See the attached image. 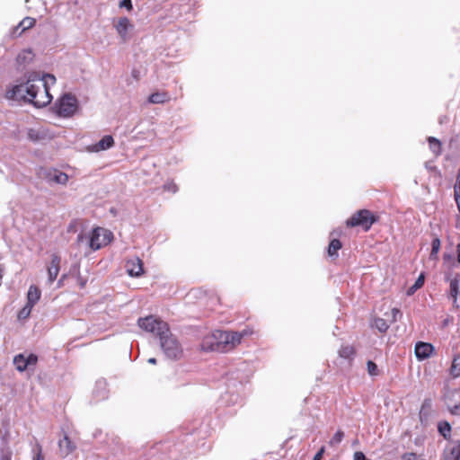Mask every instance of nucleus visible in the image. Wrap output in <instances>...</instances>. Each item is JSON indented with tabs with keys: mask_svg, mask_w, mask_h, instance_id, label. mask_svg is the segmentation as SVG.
<instances>
[{
	"mask_svg": "<svg viewBox=\"0 0 460 460\" xmlns=\"http://www.w3.org/2000/svg\"><path fill=\"white\" fill-rule=\"evenodd\" d=\"M119 8H126L128 12L133 10L131 0H121L119 4Z\"/></svg>",
	"mask_w": 460,
	"mask_h": 460,
	"instance_id": "ea45409f",
	"label": "nucleus"
},
{
	"mask_svg": "<svg viewBox=\"0 0 460 460\" xmlns=\"http://www.w3.org/2000/svg\"><path fill=\"white\" fill-rule=\"evenodd\" d=\"M171 100L170 95L167 92H156L150 94L148 102L155 104H163L168 102Z\"/></svg>",
	"mask_w": 460,
	"mask_h": 460,
	"instance_id": "6ab92c4d",
	"label": "nucleus"
},
{
	"mask_svg": "<svg viewBox=\"0 0 460 460\" xmlns=\"http://www.w3.org/2000/svg\"><path fill=\"white\" fill-rule=\"evenodd\" d=\"M373 326H375L380 332H385L389 328L387 322L380 317L375 318Z\"/></svg>",
	"mask_w": 460,
	"mask_h": 460,
	"instance_id": "bb28decb",
	"label": "nucleus"
},
{
	"mask_svg": "<svg viewBox=\"0 0 460 460\" xmlns=\"http://www.w3.org/2000/svg\"><path fill=\"white\" fill-rule=\"evenodd\" d=\"M27 136L29 139L34 142L39 141L42 138V135L40 133V131L34 128H30L27 132Z\"/></svg>",
	"mask_w": 460,
	"mask_h": 460,
	"instance_id": "c9c22d12",
	"label": "nucleus"
},
{
	"mask_svg": "<svg viewBox=\"0 0 460 460\" xmlns=\"http://www.w3.org/2000/svg\"><path fill=\"white\" fill-rule=\"evenodd\" d=\"M41 292L37 286L31 285L27 293V304L33 305L40 300Z\"/></svg>",
	"mask_w": 460,
	"mask_h": 460,
	"instance_id": "412c9836",
	"label": "nucleus"
},
{
	"mask_svg": "<svg viewBox=\"0 0 460 460\" xmlns=\"http://www.w3.org/2000/svg\"><path fill=\"white\" fill-rule=\"evenodd\" d=\"M325 452L324 447H322L319 451L314 455L313 460H321Z\"/></svg>",
	"mask_w": 460,
	"mask_h": 460,
	"instance_id": "a18cd8bd",
	"label": "nucleus"
},
{
	"mask_svg": "<svg viewBox=\"0 0 460 460\" xmlns=\"http://www.w3.org/2000/svg\"><path fill=\"white\" fill-rule=\"evenodd\" d=\"M444 460H460V441H451L444 450Z\"/></svg>",
	"mask_w": 460,
	"mask_h": 460,
	"instance_id": "4468645a",
	"label": "nucleus"
},
{
	"mask_svg": "<svg viewBox=\"0 0 460 460\" xmlns=\"http://www.w3.org/2000/svg\"><path fill=\"white\" fill-rule=\"evenodd\" d=\"M158 339L160 346L168 358L177 360L182 357V347L176 336L171 332L170 328Z\"/></svg>",
	"mask_w": 460,
	"mask_h": 460,
	"instance_id": "7ed1b4c3",
	"label": "nucleus"
},
{
	"mask_svg": "<svg viewBox=\"0 0 460 460\" xmlns=\"http://www.w3.org/2000/svg\"><path fill=\"white\" fill-rule=\"evenodd\" d=\"M137 323L141 329L153 333L157 338L163 335L169 329L167 323L155 318L153 315H149L145 318H139Z\"/></svg>",
	"mask_w": 460,
	"mask_h": 460,
	"instance_id": "39448f33",
	"label": "nucleus"
},
{
	"mask_svg": "<svg viewBox=\"0 0 460 460\" xmlns=\"http://www.w3.org/2000/svg\"><path fill=\"white\" fill-rule=\"evenodd\" d=\"M450 374L454 377H457L460 376V362L456 356L453 358L452 365L450 367Z\"/></svg>",
	"mask_w": 460,
	"mask_h": 460,
	"instance_id": "c756f323",
	"label": "nucleus"
},
{
	"mask_svg": "<svg viewBox=\"0 0 460 460\" xmlns=\"http://www.w3.org/2000/svg\"><path fill=\"white\" fill-rule=\"evenodd\" d=\"M401 316H402V313H401L400 309H398V308L392 309V319H391L392 323L396 322L398 317H401Z\"/></svg>",
	"mask_w": 460,
	"mask_h": 460,
	"instance_id": "79ce46f5",
	"label": "nucleus"
},
{
	"mask_svg": "<svg viewBox=\"0 0 460 460\" xmlns=\"http://www.w3.org/2000/svg\"><path fill=\"white\" fill-rule=\"evenodd\" d=\"M33 305H30L26 303V305L19 311L18 313V318L20 320H24L28 318L31 314V309Z\"/></svg>",
	"mask_w": 460,
	"mask_h": 460,
	"instance_id": "72a5a7b5",
	"label": "nucleus"
},
{
	"mask_svg": "<svg viewBox=\"0 0 460 460\" xmlns=\"http://www.w3.org/2000/svg\"><path fill=\"white\" fill-rule=\"evenodd\" d=\"M428 143H429L430 150L435 155V156H438L441 155L442 145H441V142L438 138H436L434 137H429Z\"/></svg>",
	"mask_w": 460,
	"mask_h": 460,
	"instance_id": "5701e85b",
	"label": "nucleus"
},
{
	"mask_svg": "<svg viewBox=\"0 0 460 460\" xmlns=\"http://www.w3.org/2000/svg\"><path fill=\"white\" fill-rule=\"evenodd\" d=\"M113 26L123 41L128 40V31L133 27L128 17H120L117 21H113Z\"/></svg>",
	"mask_w": 460,
	"mask_h": 460,
	"instance_id": "9b49d317",
	"label": "nucleus"
},
{
	"mask_svg": "<svg viewBox=\"0 0 460 460\" xmlns=\"http://www.w3.org/2000/svg\"><path fill=\"white\" fill-rule=\"evenodd\" d=\"M439 433L446 438L448 439L451 433V427L448 422L444 421L438 424Z\"/></svg>",
	"mask_w": 460,
	"mask_h": 460,
	"instance_id": "c85d7f7f",
	"label": "nucleus"
},
{
	"mask_svg": "<svg viewBox=\"0 0 460 460\" xmlns=\"http://www.w3.org/2000/svg\"><path fill=\"white\" fill-rule=\"evenodd\" d=\"M454 196H455V201L458 202L460 201V180L457 181L454 187Z\"/></svg>",
	"mask_w": 460,
	"mask_h": 460,
	"instance_id": "a19ab883",
	"label": "nucleus"
},
{
	"mask_svg": "<svg viewBox=\"0 0 460 460\" xmlns=\"http://www.w3.org/2000/svg\"><path fill=\"white\" fill-rule=\"evenodd\" d=\"M402 460H418L415 453H405L402 456Z\"/></svg>",
	"mask_w": 460,
	"mask_h": 460,
	"instance_id": "37998d69",
	"label": "nucleus"
},
{
	"mask_svg": "<svg viewBox=\"0 0 460 460\" xmlns=\"http://www.w3.org/2000/svg\"><path fill=\"white\" fill-rule=\"evenodd\" d=\"M415 356L419 360L429 358L434 353V346L429 342L418 341L414 348Z\"/></svg>",
	"mask_w": 460,
	"mask_h": 460,
	"instance_id": "f8f14e48",
	"label": "nucleus"
},
{
	"mask_svg": "<svg viewBox=\"0 0 460 460\" xmlns=\"http://www.w3.org/2000/svg\"><path fill=\"white\" fill-rule=\"evenodd\" d=\"M338 352L341 358L349 360L353 359L356 355V349L351 345L341 346Z\"/></svg>",
	"mask_w": 460,
	"mask_h": 460,
	"instance_id": "4be33fe9",
	"label": "nucleus"
},
{
	"mask_svg": "<svg viewBox=\"0 0 460 460\" xmlns=\"http://www.w3.org/2000/svg\"><path fill=\"white\" fill-rule=\"evenodd\" d=\"M415 288H420L424 285V274L421 273L418 279H416L415 283L413 284Z\"/></svg>",
	"mask_w": 460,
	"mask_h": 460,
	"instance_id": "c03bdc74",
	"label": "nucleus"
},
{
	"mask_svg": "<svg viewBox=\"0 0 460 460\" xmlns=\"http://www.w3.org/2000/svg\"><path fill=\"white\" fill-rule=\"evenodd\" d=\"M58 447L62 457H66L68 455H70L75 450L76 446L70 439V438L66 434H65L63 439L59 440L58 442Z\"/></svg>",
	"mask_w": 460,
	"mask_h": 460,
	"instance_id": "dca6fc26",
	"label": "nucleus"
},
{
	"mask_svg": "<svg viewBox=\"0 0 460 460\" xmlns=\"http://www.w3.org/2000/svg\"><path fill=\"white\" fill-rule=\"evenodd\" d=\"M113 239V234L103 227L97 226L93 229L89 236V247L97 251L107 246Z\"/></svg>",
	"mask_w": 460,
	"mask_h": 460,
	"instance_id": "20e7f679",
	"label": "nucleus"
},
{
	"mask_svg": "<svg viewBox=\"0 0 460 460\" xmlns=\"http://www.w3.org/2000/svg\"><path fill=\"white\" fill-rule=\"evenodd\" d=\"M35 24L36 19L27 16L23 18L16 27L13 28L12 34L14 37H19L27 30L33 28Z\"/></svg>",
	"mask_w": 460,
	"mask_h": 460,
	"instance_id": "2eb2a0df",
	"label": "nucleus"
},
{
	"mask_svg": "<svg viewBox=\"0 0 460 460\" xmlns=\"http://www.w3.org/2000/svg\"><path fill=\"white\" fill-rule=\"evenodd\" d=\"M353 459L354 460H367L366 456L361 451L355 452L353 455Z\"/></svg>",
	"mask_w": 460,
	"mask_h": 460,
	"instance_id": "49530a36",
	"label": "nucleus"
},
{
	"mask_svg": "<svg viewBox=\"0 0 460 460\" xmlns=\"http://www.w3.org/2000/svg\"><path fill=\"white\" fill-rule=\"evenodd\" d=\"M60 256L57 253L52 254L50 263L47 266L49 284H52L56 280L60 270Z\"/></svg>",
	"mask_w": 460,
	"mask_h": 460,
	"instance_id": "ddd939ff",
	"label": "nucleus"
},
{
	"mask_svg": "<svg viewBox=\"0 0 460 460\" xmlns=\"http://www.w3.org/2000/svg\"><path fill=\"white\" fill-rule=\"evenodd\" d=\"M125 268L130 277L139 278L145 273L144 262L139 257H132L126 261Z\"/></svg>",
	"mask_w": 460,
	"mask_h": 460,
	"instance_id": "6e6552de",
	"label": "nucleus"
},
{
	"mask_svg": "<svg viewBox=\"0 0 460 460\" xmlns=\"http://www.w3.org/2000/svg\"><path fill=\"white\" fill-rule=\"evenodd\" d=\"M367 372L370 376H376L379 375L378 367L374 361L368 360L367 363Z\"/></svg>",
	"mask_w": 460,
	"mask_h": 460,
	"instance_id": "f704fd0d",
	"label": "nucleus"
},
{
	"mask_svg": "<svg viewBox=\"0 0 460 460\" xmlns=\"http://www.w3.org/2000/svg\"><path fill=\"white\" fill-rule=\"evenodd\" d=\"M148 362H149V363H151V364H156V358H150L148 359Z\"/></svg>",
	"mask_w": 460,
	"mask_h": 460,
	"instance_id": "6e6d98bb",
	"label": "nucleus"
},
{
	"mask_svg": "<svg viewBox=\"0 0 460 460\" xmlns=\"http://www.w3.org/2000/svg\"><path fill=\"white\" fill-rule=\"evenodd\" d=\"M82 226V222L78 219H75L70 222V224L67 226V232L68 233H75L77 232L78 228Z\"/></svg>",
	"mask_w": 460,
	"mask_h": 460,
	"instance_id": "e433bc0d",
	"label": "nucleus"
},
{
	"mask_svg": "<svg viewBox=\"0 0 460 460\" xmlns=\"http://www.w3.org/2000/svg\"><path fill=\"white\" fill-rule=\"evenodd\" d=\"M83 239H84V235L82 234H78V236H77V243H81L83 241Z\"/></svg>",
	"mask_w": 460,
	"mask_h": 460,
	"instance_id": "864d4df0",
	"label": "nucleus"
},
{
	"mask_svg": "<svg viewBox=\"0 0 460 460\" xmlns=\"http://www.w3.org/2000/svg\"><path fill=\"white\" fill-rule=\"evenodd\" d=\"M456 252H457V261L460 263V243L456 246Z\"/></svg>",
	"mask_w": 460,
	"mask_h": 460,
	"instance_id": "603ef678",
	"label": "nucleus"
},
{
	"mask_svg": "<svg viewBox=\"0 0 460 460\" xmlns=\"http://www.w3.org/2000/svg\"><path fill=\"white\" fill-rule=\"evenodd\" d=\"M48 179L49 181H53L59 184H66L68 181V176L66 173L63 172H60L58 170H53L48 173Z\"/></svg>",
	"mask_w": 460,
	"mask_h": 460,
	"instance_id": "aec40b11",
	"label": "nucleus"
},
{
	"mask_svg": "<svg viewBox=\"0 0 460 460\" xmlns=\"http://www.w3.org/2000/svg\"><path fill=\"white\" fill-rule=\"evenodd\" d=\"M28 81L24 84L13 85L6 90L5 97L9 100L27 102Z\"/></svg>",
	"mask_w": 460,
	"mask_h": 460,
	"instance_id": "9d476101",
	"label": "nucleus"
},
{
	"mask_svg": "<svg viewBox=\"0 0 460 460\" xmlns=\"http://www.w3.org/2000/svg\"><path fill=\"white\" fill-rule=\"evenodd\" d=\"M33 453L34 456L31 460H45L42 446L40 443H36Z\"/></svg>",
	"mask_w": 460,
	"mask_h": 460,
	"instance_id": "473e14b6",
	"label": "nucleus"
},
{
	"mask_svg": "<svg viewBox=\"0 0 460 460\" xmlns=\"http://www.w3.org/2000/svg\"><path fill=\"white\" fill-rule=\"evenodd\" d=\"M251 332H243L216 331L203 338L201 348L206 351L228 352L238 346L243 337Z\"/></svg>",
	"mask_w": 460,
	"mask_h": 460,
	"instance_id": "f257e3e1",
	"label": "nucleus"
},
{
	"mask_svg": "<svg viewBox=\"0 0 460 460\" xmlns=\"http://www.w3.org/2000/svg\"><path fill=\"white\" fill-rule=\"evenodd\" d=\"M376 220V217L369 210L362 209L353 214L347 220L346 224L351 227L361 226L365 231H368Z\"/></svg>",
	"mask_w": 460,
	"mask_h": 460,
	"instance_id": "423d86ee",
	"label": "nucleus"
},
{
	"mask_svg": "<svg viewBox=\"0 0 460 460\" xmlns=\"http://www.w3.org/2000/svg\"><path fill=\"white\" fill-rule=\"evenodd\" d=\"M429 171L430 176L434 178L435 181L439 182L441 180V173L435 166H427Z\"/></svg>",
	"mask_w": 460,
	"mask_h": 460,
	"instance_id": "4c0bfd02",
	"label": "nucleus"
},
{
	"mask_svg": "<svg viewBox=\"0 0 460 460\" xmlns=\"http://www.w3.org/2000/svg\"><path fill=\"white\" fill-rule=\"evenodd\" d=\"M114 145V139L112 136L106 135L99 142L94 144L92 150L94 152L103 151L111 148Z\"/></svg>",
	"mask_w": 460,
	"mask_h": 460,
	"instance_id": "f3484780",
	"label": "nucleus"
},
{
	"mask_svg": "<svg viewBox=\"0 0 460 460\" xmlns=\"http://www.w3.org/2000/svg\"><path fill=\"white\" fill-rule=\"evenodd\" d=\"M459 282L460 279L458 275L450 280V295L454 302H456L457 296L459 294Z\"/></svg>",
	"mask_w": 460,
	"mask_h": 460,
	"instance_id": "b1692460",
	"label": "nucleus"
},
{
	"mask_svg": "<svg viewBox=\"0 0 460 460\" xmlns=\"http://www.w3.org/2000/svg\"><path fill=\"white\" fill-rule=\"evenodd\" d=\"M13 363L17 368V370L22 372L27 368V364L25 363V357L22 354H19L14 357Z\"/></svg>",
	"mask_w": 460,
	"mask_h": 460,
	"instance_id": "cd10ccee",
	"label": "nucleus"
},
{
	"mask_svg": "<svg viewBox=\"0 0 460 460\" xmlns=\"http://www.w3.org/2000/svg\"><path fill=\"white\" fill-rule=\"evenodd\" d=\"M8 437H9V431L6 430L5 433L2 437L3 446H8Z\"/></svg>",
	"mask_w": 460,
	"mask_h": 460,
	"instance_id": "8fccbe9b",
	"label": "nucleus"
},
{
	"mask_svg": "<svg viewBox=\"0 0 460 460\" xmlns=\"http://www.w3.org/2000/svg\"><path fill=\"white\" fill-rule=\"evenodd\" d=\"M132 75H133V76H134L137 80H138V72H137V71L133 70Z\"/></svg>",
	"mask_w": 460,
	"mask_h": 460,
	"instance_id": "5fc2aeb1",
	"label": "nucleus"
},
{
	"mask_svg": "<svg viewBox=\"0 0 460 460\" xmlns=\"http://www.w3.org/2000/svg\"><path fill=\"white\" fill-rule=\"evenodd\" d=\"M164 189L172 192H176L178 190V187L174 183L166 184L164 186Z\"/></svg>",
	"mask_w": 460,
	"mask_h": 460,
	"instance_id": "de8ad7c7",
	"label": "nucleus"
},
{
	"mask_svg": "<svg viewBox=\"0 0 460 460\" xmlns=\"http://www.w3.org/2000/svg\"><path fill=\"white\" fill-rule=\"evenodd\" d=\"M446 404L452 414L460 415V389H453L445 396Z\"/></svg>",
	"mask_w": 460,
	"mask_h": 460,
	"instance_id": "1a4fd4ad",
	"label": "nucleus"
},
{
	"mask_svg": "<svg viewBox=\"0 0 460 460\" xmlns=\"http://www.w3.org/2000/svg\"><path fill=\"white\" fill-rule=\"evenodd\" d=\"M419 288H415L414 285H412L411 287H410V288L408 289V295H412L413 293H415Z\"/></svg>",
	"mask_w": 460,
	"mask_h": 460,
	"instance_id": "3c124183",
	"label": "nucleus"
},
{
	"mask_svg": "<svg viewBox=\"0 0 460 460\" xmlns=\"http://www.w3.org/2000/svg\"><path fill=\"white\" fill-rule=\"evenodd\" d=\"M344 438V432L341 429L337 430V432L333 435V437L329 441L331 447H334L340 444Z\"/></svg>",
	"mask_w": 460,
	"mask_h": 460,
	"instance_id": "2f4dec72",
	"label": "nucleus"
},
{
	"mask_svg": "<svg viewBox=\"0 0 460 460\" xmlns=\"http://www.w3.org/2000/svg\"><path fill=\"white\" fill-rule=\"evenodd\" d=\"M49 82L55 84L56 77L47 74L43 77L38 75H31L28 78L27 102L37 108L45 107L52 101L48 86Z\"/></svg>",
	"mask_w": 460,
	"mask_h": 460,
	"instance_id": "f03ea898",
	"label": "nucleus"
},
{
	"mask_svg": "<svg viewBox=\"0 0 460 460\" xmlns=\"http://www.w3.org/2000/svg\"><path fill=\"white\" fill-rule=\"evenodd\" d=\"M77 108L78 103L76 98L71 94H65L60 98L57 105V111L59 116L67 118L73 116L77 111Z\"/></svg>",
	"mask_w": 460,
	"mask_h": 460,
	"instance_id": "0eeeda50",
	"label": "nucleus"
},
{
	"mask_svg": "<svg viewBox=\"0 0 460 460\" xmlns=\"http://www.w3.org/2000/svg\"><path fill=\"white\" fill-rule=\"evenodd\" d=\"M38 362V357L35 354H30L27 358H25V363L27 364V367L30 366H35Z\"/></svg>",
	"mask_w": 460,
	"mask_h": 460,
	"instance_id": "58836bf2",
	"label": "nucleus"
},
{
	"mask_svg": "<svg viewBox=\"0 0 460 460\" xmlns=\"http://www.w3.org/2000/svg\"><path fill=\"white\" fill-rule=\"evenodd\" d=\"M13 452L9 446H2L0 448V460H12Z\"/></svg>",
	"mask_w": 460,
	"mask_h": 460,
	"instance_id": "7c9ffc66",
	"label": "nucleus"
},
{
	"mask_svg": "<svg viewBox=\"0 0 460 460\" xmlns=\"http://www.w3.org/2000/svg\"><path fill=\"white\" fill-rule=\"evenodd\" d=\"M443 261H444V264H447V263L453 262V258L450 254L445 253L443 255Z\"/></svg>",
	"mask_w": 460,
	"mask_h": 460,
	"instance_id": "09e8293b",
	"label": "nucleus"
},
{
	"mask_svg": "<svg viewBox=\"0 0 460 460\" xmlns=\"http://www.w3.org/2000/svg\"><path fill=\"white\" fill-rule=\"evenodd\" d=\"M34 57L35 55L31 49H23L18 54L16 61L19 66H25L34 59Z\"/></svg>",
	"mask_w": 460,
	"mask_h": 460,
	"instance_id": "a211bd4d",
	"label": "nucleus"
},
{
	"mask_svg": "<svg viewBox=\"0 0 460 460\" xmlns=\"http://www.w3.org/2000/svg\"><path fill=\"white\" fill-rule=\"evenodd\" d=\"M341 243L339 239H332L328 246L329 256L336 258L338 256V251L341 248Z\"/></svg>",
	"mask_w": 460,
	"mask_h": 460,
	"instance_id": "393cba45",
	"label": "nucleus"
},
{
	"mask_svg": "<svg viewBox=\"0 0 460 460\" xmlns=\"http://www.w3.org/2000/svg\"><path fill=\"white\" fill-rule=\"evenodd\" d=\"M456 204H457L458 210L460 211V203H456Z\"/></svg>",
	"mask_w": 460,
	"mask_h": 460,
	"instance_id": "4d7b16f0",
	"label": "nucleus"
},
{
	"mask_svg": "<svg viewBox=\"0 0 460 460\" xmlns=\"http://www.w3.org/2000/svg\"><path fill=\"white\" fill-rule=\"evenodd\" d=\"M441 242L438 237H436L432 240L431 243V252H430V259L431 260H438V254L440 250Z\"/></svg>",
	"mask_w": 460,
	"mask_h": 460,
	"instance_id": "a878e982",
	"label": "nucleus"
}]
</instances>
